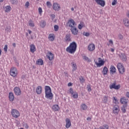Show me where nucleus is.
<instances>
[{
  "label": "nucleus",
  "mask_w": 129,
  "mask_h": 129,
  "mask_svg": "<svg viewBox=\"0 0 129 129\" xmlns=\"http://www.w3.org/2000/svg\"><path fill=\"white\" fill-rule=\"evenodd\" d=\"M83 35H84V36H86V37H88V36H89V33H88V32H84L83 33Z\"/></svg>",
  "instance_id": "obj_48"
},
{
  "label": "nucleus",
  "mask_w": 129,
  "mask_h": 129,
  "mask_svg": "<svg viewBox=\"0 0 129 129\" xmlns=\"http://www.w3.org/2000/svg\"><path fill=\"white\" fill-rule=\"evenodd\" d=\"M28 25L30 27H35V24H34V22L31 20H29V21L28 22Z\"/></svg>",
  "instance_id": "obj_32"
},
{
  "label": "nucleus",
  "mask_w": 129,
  "mask_h": 129,
  "mask_svg": "<svg viewBox=\"0 0 129 129\" xmlns=\"http://www.w3.org/2000/svg\"><path fill=\"white\" fill-rule=\"evenodd\" d=\"M126 16L127 17H128V18H129V11H128L126 13Z\"/></svg>",
  "instance_id": "obj_57"
},
{
  "label": "nucleus",
  "mask_w": 129,
  "mask_h": 129,
  "mask_svg": "<svg viewBox=\"0 0 129 129\" xmlns=\"http://www.w3.org/2000/svg\"><path fill=\"white\" fill-rule=\"evenodd\" d=\"M118 38L120 40H122V39H123V36L121 34H119Z\"/></svg>",
  "instance_id": "obj_51"
},
{
  "label": "nucleus",
  "mask_w": 129,
  "mask_h": 129,
  "mask_svg": "<svg viewBox=\"0 0 129 129\" xmlns=\"http://www.w3.org/2000/svg\"><path fill=\"white\" fill-rule=\"evenodd\" d=\"M128 101V100L127 99H125V98L123 97L121 98L120 99V102L122 104H126Z\"/></svg>",
  "instance_id": "obj_17"
},
{
  "label": "nucleus",
  "mask_w": 129,
  "mask_h": 129,
  "mask_svg": "<svg viewBox=\"0 0 129 129\" xmlns=\"http://www.w3.org/2000/svg\"><path fill=\"white\" fill-rule=\"evenodd\" d=\"M10 3L12 5H17L18 4V0H10Z\"/></svg>",
  "instance_id": "obj_37"
},
{
  "label": "nucleus",
  "mask_w": 129,
  "mask_h": 129,
  "mask_svg": "<svg viewBox=\"0 0 129 129\" xmlns=\"http://www.w3.org/2000/svg\"><path fill=\"white\" fill-rule=\"evenodd\" d=\"M38 12H39V13L40 15H41V14H42V8L41 7H39L38 8Z\"/></svg>",
  "instance_id": "obj_52"
},
{
  "label": "nucleus",
  "mask_w": 129,
  "mask_h": 129,
  "mask_svg": "<svg viewBox=\"0 0 129 129\" xmlns=\"http://www.w3.org/2000/svg\"><path fill=\"white\" fill-rule=\"evenodd\" d=\"M4 50L5 52H8V45L6 44L5 45Z\"/></svg>",
  "instance_id": "obj_46"
},
{
  "label": "nucleus",
  "mask_w": 129,
  "mask_h": 129,
  "mask_svg": "<svg viewBox=\"0 0 129 129\" xmlns=\"http://www.w3.org/2000/svg\"><path fill=\"white\" fill-rule=\"evenodd\" d=\"M46 56L48 58V60H49L50 61H52V60L54 59V54H52L51 52H48Z\"/></svg>",
  "instance_id": "obj_13"
},
{
  "label": "nucleus",
  "mask_w": 129,
  "mask_h": 129,
  "mask_svg": "<svg viewBox=\"0 0 129 129\" xmlns=\"http://www.w3.org/2000/svg\"><path fill=\"white\" fill-rule=\"evenodd\" d=\"M71 31L73 35H77V34H78V30L76 28L75 26L71 28Z\"/></svg>",
  "instance_id": "obj_14"
},
{
  "label": "nucleus",
  "mask_w": 129,
  "mask_h": 129,
  "mask_svg": "<svg viewBox=\"0 0 129 129\" xmlns=\"http://www.w3.org/2000/svg\"><path fill=\"white\" fill-rule=\"evenodd\" d=\"M44 89L46 98H48L50 100H52L53 98V93H52L51 88L48 86H45Z\"/></svg>",
  "instance_id": "obj_2"
},
{
  "label": "nucleus",
  "mask_w": 129,
  "mask_h": 129,
  "mask_svg": "<svg viewBox=\"0 0 129 129\" xmlns=\"http://www.w3.org/2000/svg\"><path fill=\"white\" fill-rule=\"evenodd\" d=\"M1 55H2V50L1 49H0V56H1Z\"/></svg>",
  "instance_id": "obj_64"
},
{
  "label": "nucleus",
  "mask_w": 129,
  "mask_h": 129,
  "mask_svg": "<svg viewBox=\"0 0 129 129\" xmlns=\"http://www.w3.org/2000/svg\"><path fill=\"white\" fill-rule=\"evenodd\" d=\"M10 75L12 77H16L18 75V70L17 68L13 67L10 69Z\"/></svg>",
  "instance_id": "obj_5"
},
{
  "label": "nucleus",
  "mask_w": 129,
  "mask_h": 129,
  "mask_svg": "<svg viewBox=\"0 0 129 129\" xmlns=\"http://www.w3.org/2000/svg\"><path fill=\"white\" fill-rule=\"evenodd\" d=\"M109 87L110 89H114L115 88V83H113Z\"/></svg>",
  "instance_id": "obj_39"
},
{
  "label": "nucleus",
  "mask_w": 129,
  "mask_h": 129,
  "mask_svg": "<svg viewBox=\"0 0 129 129\" xmlns=\"http://www.w3.org/2000/svg\"><path fill=\"white\" fill-rule=\"evenodd\" d=\"M87 120H89V121H90L91 120V118L88 117V118H87Z\"/></svg>",
  "instance_id": "obj_54"
},
{
  "label": "nucleus",
  "mask_w": 129,
  "mask_h": 129,
  "mask_svg": "<svg viewBox=\"0 0 129 129\" xmlns=\"http://www.w3.org/2000/svg\"><path fill=\"white\" fill-rule=\"evenodd\" d=\"M110 72L112 74H114V73L116 72V69L115 68V67H114V66H111L110 68Z\"/></svg>",
  "instance_id": "obj_18"
},
{
  "label": "nucleus",
  "mask_w": 129,
  "mask_h": 129,
  "mask_svg": "<svg viewBox=\"0 0 129 129\" xmlns=\"http://www.w3.org/2000/svg\"><path fill=\"white\" fill-rule=\"evenodd\" d=\"M111 52H114V49L111 48Z\"/></svg>",
  "instance_id": "obj_59"
},
{
  "label": "nucleus",
  "mask_w": 129,
  "mask_h": 129,
  "mask_svg": "<svg viewBox=\"0 0 129 129\" xmlns=\"http://www.w3.org/2000/svg\"><path fill=\"white\" fill-rule=\"evenodd\" d=\"M119 88H120V85H118L117 86H115V89H116V90H118V89H119Z\"/></svg>",
  "instance_id": "obj_50"
},
{
  "label": "nucleus",
  "mask_w": 129,
  "mask_h": 129,
  "mask_svg": "<svg viewBox=\"0 0 129 129\" xmlns=\"http://www.w3.org/2000/svg\"><path fill=\"white\" fill-rule=\"evenodd\" d=\"M117 68L120 74H123L125 72V69L123 67V64L120 62L118 63Z\"/></svg>",
  "instance_id": "obj_3"
},
{
  "label": "nucleus",
  "mask_w": 129,
  "mask_h": 129,
  "mask_svg": "<svg viewBox=\"0 0 129 129\" xmlns=\"http://www.w3.org/2000/svg\"><path fill=\"white\" fill-rule=\"evenodd\" d=\"M87 89L88 92H91L92 91V89H91V85L90 84L87 85Z\"/></svg>",
  "instance_id": "obj_34"
},
{
  "label": "nucleus",
  "mask_w": 129,
  "mask_h": 129,
  "mask_svg": "<svg viewBox=\"0 0 129 129\" xmlns=\"http://www.w3.org/2000/svg\"><path fill=\"white\" fill-rule=\"evenodd\" d=\"M36 64H37V65H43L44 64V62L43 61V60L39 59L36 62Z\"/></svg>",
  "instance_id": "obj_31"
},
{
  "label": "nucleus",
  "mask_w": 129,
  "mask_h": 129,
  "mask_svg": "<svg viewBox=\"0 0 129 129\" xmlns=\"http://www.w3.org/2000/svg\"><path fill=\"white\" fill-rule=\"evenodd\" d=\"M71 11H74V8H71Z\"/></svg>",
  "instance_id": "obj_63"
},
{
  "label": "nucleus",
  "mask_w": 129,
  "mask_h": 129,
  "mask_svg": "<svg viewBox=\"0 0 129 129\" xmlns=\"http://www.w3.org/2000/svg\"><path fill=\"white\" fill-rule=\"evenodd\" d=\"M119 57L122 61H126V56L124 53H121L119 54Z\"/></svg>",
  "instance_id": "obj_21"
},
{
  "label": "nucleus",
  "mask_w": 129,
  "mask_h": 129,
  "mask_svg": "<svg viewBox=\"0 0 129 129\" xmlns=\"http://www.w3.org/2000/svg\"><path fill=\"white\" fill-rule=\"evenodd\" d=\"M12 45L15 47H16V43H13Z\"/></svg>",
  "instance_id": "obj_62"
},
{
  "label": "nucleus",
  "mask_w": 129,
  "mask_h": 129,
  "mask_svg": "<svg viewBox=\"0 0 129 129\" xmlns=\"http://www.w3.org/2000/svg\"><path fill=\"white\" fill-rule=\"evenodd\" d=\"M66 127H67V128H69V127L71 126V121H70V119H69V118H67L66 119Z\"/></svg>",
  "instance_id": "obj_16"
},
{
  "label": "nucleus",
  "mask_w": 129,
  "mask_h": 129,
  "mask_svg": "<svg viewBox=\"0 0 129 129\" xmlns=\"http://www.w3.org/2000/svg\"><path fill=\"white\" fill-rule=\"evenodd\" d=\"M30 52L31 53H34L36 51V46L34 44H31L30 45Z\"/></svg>",
  "instance_id": "obj_22"
},
{
  "label": "nucleus",
  "mask_w": 129,
  "mask_h": 129,
  "mask_svg": "<svg viewBox=\"0 0 129 129\" xmlns=\"http://www.w3.org/2000/svg\"><path fill=\"white\" fill-rule=\"evenodd\" d=\"M113 103H115V104H117L118 103V100L115 97H113Z\"/></svg>",
  "instance_id": "obj_36"
},
{
  "label": "nucleus",
  "mask_w": 129,
  "mask_h": 129,
  "mask_svg": "<svg viewBox=\"0 0 129 129\" xmlns=\"http://www.w3.org/2000/svg\"><path fill=\"white\" fill-rule=\"evenodd\" d=\"M59 109H60V108L58 105L55 104L52 106V110H53V111H58Z\"/></svg>",
  "instance_id": "obj_24"
},
{
  "label": "nucleus",
  "mask_w": 129,
  "mask_h": 129,
  "mask_svg": "<svg viewBox=\"0 0 129 129\" xmlns=\"http://www.w3.org/2000/svg\"><path fill=\"white\" fill-rule=\"evenodd\" d=\"M109 43H110V44H113V41H112V40H110L109 41Z\"/></svg>",
  "instance_id": "obj_56"
},
{
  "label": "nucleus",
  "mask_w": 129,
  "mask_h": 129,
  "mask_svg": "<svg viewBox=\"0 0 129 129\" xmlns=\"http://www.w3.org/2000/svg\"><path fill=\"white\" fill-rule=\"evenodd\" d=\"M113 112L117 114L119 112V106L117 105H114L113 107Z\"/></svg>",
  "instance_id": "obj_9"
},
{
  "label": "nucleus",
  "mask_w": 129,
  "mask_h": 129,
  "mask_svg": "<svg viewBox=\"0 0 129 129\" xmlns=\"http://www.w3.org/2000/svg\"><path fill=\"white\" fill-rule=\"evenodd\" d=\"M108 72V69H107L106 67H104L102 71V73L103 75H106Z\"/></svg>",
  "instance_id": "obj_25"
},
{
  "label": "nucleus",
  "mask_w": 129,
  "mask_h": 129,
  "mask_svg": "<svg viewBox=\"0 0 129 129\" xmlns=\"http://www.w3.org/2000/svg\"><path fill=\"white\" fill-rule=\"evenodd\" d=\"M82 56L84 61H86L87 62H90V59L86 55H82Z\"/></svg>",
  "instance_id": "obj_27"
},
{
  "label": "nucleus",
  "mask_w": 129,
  "mask_h": 129,
  "mask_svg": "<svg viewBox=\"0 0 129 129\" xmlns=\"http://www.w3.org/2000/svg\"><path fill=\"white\" fill-rule=\"evenodd\" d=\"M14 92L15 94H16V95H17V96L21 95V89H20V88L18 87H16L14 89Z\"/></svg>",
  "instance_id": "obj_10"
},
{
  "label": "nucleus",
  "mask_w": 129,
  "mask_h": 129,
  "mask_svg": "<svg viewBox=\"0 0 129 129\" xmlns=\"http://www.w3.org/2000/svg\"><path fill=\"white\" fill-rule=\"evenodd\" d=\"M54 34H50L48 36V39L49 41H51V42H53L54 41Z\"/></svg>",
  "instance_id": "obj_28"
},
{
  "label": "nucleus",
  "mask_w": 129,
  "mask_h": 129,
  "mask_svg": "<svg viewBox=\"0 0 129 129\" xmlns=\"http://www.w3.org/2000/svg\"><path fill=\"white\" fill-rule=\"evenodd\" d=\"M25 127L26 128H29V126L28 125V124H25Z\"/></svg>",
  "instance_id": "obj_61"
},
{
  "label": "nucleus",
  "mask_w": 129,
  "mask_h": 129,
  "mask_svg": "<svg viewBox=\"0 0 129 129\" xmlns=\"http://www.w3.org/2000/svg\"><path fill=\"white\" fill-rule=\"evenodd\" d=\"M11 7L10 6H7L6 7V12H10L11 11Z\"/></svg>",
  "instance_id": "obj_42"
},
{
  "label": "nucleus",
  "mask_w": 129,
  "mask_h": 129,
  "mask_svg": "<svg viewBox=\"0 0 129 129\" xmlns=\"http://www.w3.org/2000/svg\"><path fill=\"white\" fill-rule=\"evenodd\" d=\"M95 63L97 66V67H101V66L104 65L105 61H104L101 58L99 57L98 58V62H97V61H95Z\"/></svg>",
  "instance_id": "obj_6"
},
{
  "label": "nucleus",
  "mask_w": 129,
  "mask_h": 129,
  "mask_svg": "<svg viewBox=\"0 0 129 129\" xmlns=\"http://www.w3.org/2000/svg\"><path fill=\"white\" fill-rule=\"evenodd\" d=\"M68 85V86H72V83H69Z\"/></svg>",
  "instance_id": "obj_58"
},
{
  "label": "nucleus",
  "mask_w": 129,
  "mask_h": 129,
  "mask_svg": "<svg viewBox=\"0 0 129 129\" xmlns=\"http://www.w3.org/2000/svg\"><path fill=\"white\" fill-rule=\"evenodd\" d=\"M88 50H89V51H90V52H92V51L95 50V45L93 44H91L89 45Z\"/></svg>",
  "instance_id": "obj_15"
},
{
  "label": "nucleus",
  "mask_w": 129,
  "mask_h": 129,
  "mask_svg": "<svg viewBox=\"0 0 129 129\" xmlns=\"http://www.w3.org/2000/svg\"><path fill=\"white\" fill-rule=\"evenodd\" d=\"M126 107V105H123L121 107V110L123 113H125V112L126 111V109L125 108Z\"/></svg>",
  "instance_id": "obj_33"
},
{
  "label": "nucleus",
  "mask_w": 129,
  "mask_h": 129,
  "mask_svg": "<svg viewBox=\"0 0 129 129\" xmlns=\"http://www.w3.org/2000/svg\"><path fill=\"white\" fill-rule=\"evenodd\" d=\"M67 25L70 28H73L75 27L76 24H75V21H74L73 19H70V20H69L68 22L67 23Z\"/></svg>",
  "instance_id": "obj_7"
},
{
  "label": "nucleus",
  "mask_w": 129,
  "mask_h": 129,
  "mask_svg": "<svg viewBox=\"0 0 129 129\" xmlns=\"http://www.w3.org/2000/svg\"><path fill=\"white\" fill-rule=\"evenodd\" d=\"M81 108L83 110H86L87 109V105L85 104H82L81 105Z\"/></svg>",
  "instance_id": "obj_29"
},
{
  "label": "nucleus",
  "mask_w": 129,
  "mask_h": 129,
  "mask_svg": "<svg viewBox=\"0 0 129 129\" xmlns=\"http://www.w3.org/2000/svg\"><path fill=\"white\" fill-rule=\"evenodd\" d=\"M108 100V97L106 96H104L102 100L103 103H107Z\"/></svg>",
  "instance_id": "obj_30"
},
{
  "label": "nucleus",
  "mask_w": 129,
  "mask_h": 129,
  "mask_svg": "<svg viewBox=\"0 0 129 129\" xmlns=\"http://www.w3.org/2000/svg\"><path fill=\"white\" fill-rule=\"evenodd\" d=\"M9 99L10 101H14V100L15 99V97L14 96V93L12 92H10L9 95Z\"/></svg>",
  "instance_id": "obj_23"
},
{
  "label": "nucleus",
  "mask_w": 129,
  "mask_h": 129,
  "mask_svg": "<svg viewBox=\"0 0 129 129\" xmlns=\"http://www.w3.org/2000/svg\"><path fill=\"white\" fill-rule=\"evenodd\" d=\"M95 1L97 5H99L101 7H104V6H105V2L103 0H95Z\"/></svg>",
  "instance_id": "obj_11"
},
{
  "label": "nucleus",
  "mask_w": 129,
  "mask_h": 129,
  "mask_svg": "<svg viewBox=\"0 0 129 129\" xmlns=\"http://www.w3.org/2000/svg\"><path fill=\"white\" fill-rule=\"evenodd\" d=\"M54 31L57 32V31H58V29H59V26H58V25H55L54 26Z\"/></svg>",
  "instance_id": "obj_45"
},
{
  "label": "nucleus",
  "mask_w": 129,
  "mask_h": 129,
  "mask_svg": "<svg viewBox=\"0 0 129 129\" xmlns=\"http://www.w3.org/2000/svg\"><path fill=\"white\" fill-rule=\"evenodd\" d=\"M123 23H124V25L126 26V27H128L129 26V21L128 19L125 18L123 20Z\"/></svg>",
  "instance_id": "obj_26"
},
{
  "label": "nucleus",
  "mask_w": 129,
  "mask_h": 129,
  "mask_svg": "<svg viewBox=\"0 0 129 129\" xmlns=\"http://www.w3.org/2000/svg\"><path fill=\"white\" fill-rule=\"evenodd\" d=\"M52 8L54 11H56L57 12H58V11H60V10L61 9L60 5H59V4L57 3H54L53 4Z\"/></svg>",
  "instance_id": "obj_8"
},
{
  "label": "nucleus",
  "mask_w": 129,
  "mask_h": 129,
  "mask_svg": "<svg viewBox=\"0 0 129 129\" xmlns=\"http://www.w3.org/2000/svg\"><path fill=\"white\" fill-rule=\"evenodd\" d=\"M102 127L104 129H108L109 126L107 124H104L103 126H102Z\"/></svg>",
  "instance_id": "obj_43"
},
{
  "label": "nucleus",
  "mask_w": 129,
  "mask_h": 129,
  "mask_svg": "<svg viewBox=\"0 0 129 129\" xmlns=\"http://www.w3.org/2000/svg\"><path fill=\"white\" fill-rule=\"evenodd\" d=\"M11 114L15 118H18L20 115V112L18 110L15 109H12Z\"/></svg>",
  "instance_id": "obj_4"
},
{
  "label": "nucleus",
  "mask_w": 129,
  "mask_h": 129,
  "mask_svg": "<svg viewBox=\"0 0 129 129\" xmlns=\"http://www.w3.org/2000/svg\"><path fill=\"white\" fill-rule=\"evenodd\" d=\"M46 6H47L48 8H51V7H52V4H51V2H46Z\"/></svg>",
  "instance_id": "obj_41"
},
{
  "label": "nucleus",
  "mask_w": 129,
  "mask_h": 129,
  "mask_svg": "<svg viewBox=\"0 0 129 129\" xmlns=\"http://www.w3.org/2000/svg\"><path fill=\"white\" fill-rule=\"evenodd\" d=\"M79 79L81 83H84L85 80H84V78H83V77H81V78H80Z\"/></svg>",
  "instance_id": "obj_40"
},
{
  "label": "nucleus",
  "mask_w": 129,
  "mask_h": 129,
  "mask_svg": "<svg viewBox=\"0 0 129 129\" xmlns=\"http://www.w3.org/2000/svg\"><path fill=\"white\" fill-rule=\"evenodd\" d=\"M40 26V27H41V28H44L45 26H46V23L45 22V21H41Z\"/></svg>",
  "instance_id": "obj_35"
},
{
  "label": "nucleus",
  "mask_w": 129,
  "mask_h": 129,
  "mask_svg": "<svg viewBox=\"0 0 129 129\" xmlns=\"http://www.w3.org/2000/svg\"><path fill=\"white\" fill-rule=\"evenodd\" d=\"M28 33H29V34H30V35H31V34H32V31L29 30Z\"/></svg>",
  "instance_id": "obj_60"
},
{
  "label": "nucleus",
  "mask_w": 129,
  "mask_h": 129,
  "mask_svg": "<svg viewBox=\"0 0 129 129\" xmlns=\"http://www.w3.org/2000/svg\"><path fill=\"white\" fill-rule=\"evenodd\" d=\"M72 95V97H73V98H78V93H73Z\"/></svg>",
  "instance_id": "obj_38"
},
{
  "label": "nucleus",
  "mask_w": 129,
  "mask_h": 129,
  "mask_svg": "<svg viewBox=\"0 0 129 129\" xmlns=\"http://www.w3.org/2000/svg\"><path fill=\"white\" fill-rule=\"evenodd\" d=\"M29 6H30V3H29V2H27L26 3H25V7L26 8H28L29 7Z\"/></svg>",
  "instance_id": "obj_53"
},
{
  "label": "nucleus",
  "mask_w": 129,
  "mask_h": 129,
  "mask_svg": "<svg viewBox=\"0 0 129 129\" xmlns=\"http://www.w3.org/2000/svg\"><path fill=\"white\" fill-rule=\"evenodd\" d=\"M36 91L37 94H41V93H42V86H38L36 88Z\"/></svg>",
  "instance_id": "obj_19"
},
{
  "label": "nucleus",
  "mask_w": 129,
  "mask_h": 129,
  "mask_svg": "<svg viewBox=\"0 0 129 129\" xmlns=\"http://www.w3.org/2000/svg\"><path fill=\"white\" fill-rule=\"evenodd\" d=\"M82 28H83V25L80 24L78 25V29H79V30H81V29H82Z\"/></svg>",
  "instance_id": "obj_47"
},
{
  "label": "nucleus",
  "mask_w": 129,
  "mask_h": 129,
  "mask_svg": "<svg viewBox=\"0 0 129 129\" xmlns=\"http://www.w3.org/2000/svg\"><path fill=\"white\" fill-rule=\"evenodd\" d=\"M51 17H52V19H55V18L56 16H55V15L52 14V15H51Z\"/></svg>",
  "instance_id": "obj_55"
},
{
  "label": "nucleus",
  "mask_w": 129,
  "mask_h": 129,
  "mask_svg": "<svg viewBox=\"0 0 129 129\" xmlns=\"http://www.w3.org/2000/svg\"><path fill=\"white\" fill-rule=\"evenodd\" d=\"M72 72H74V71H76L77 70V66L76 63L74 62H72Z\"/></svg>",
  "instance_id": "obj_20"
},
{
  "label": "nucleus",
  "mask_w": 129,
  "mask_h": 129,
  "mask_svg": "<svg viewBox=\"0 0 129 129\" xmlns=\"http://www.w3.org/2000/svg\"><path fill=\"white\" fill-rule=\"evenodd\" d=\"M117 4V0H113L112 2V6H115Z\"/></svg>",
  "instance_id": "obj_44"
},
{
  "label": "nucleus",
  "mask_w": 129,
  "mask_h": 129,
  "mask_svg": "<svg viewBox=\"0 0 129 129\" xmlns=\"http://www.w3.org/2000/svg\"><path fill=\"white\" fill-rule=\"evenodd\" d=\"M69 92L72 94L73 95V93H74V92L73 91V89L70 88L69 90Z\"/></svg>",
  "instance_id": "obj_49"
},
{
  "label": "nucleus",
  "mask_w": 129,
  "mask_h": 129,
  "mask_svg": "<svg viewBox=\"0 0 129 129\" xmlns=\"http://www.w3.org/2000/svg\"><path fill=\"white\" fill-rule=\"evenodd\" d=\"M77 48V44L76 42H73L70 43L69 46H68L66 48V51L68 53H70L71 54H73V53H75L76 51V49Z\"/></svg>",
  "instance_id": "obj_1"
},
{
  "label": "nucleus",
  "mask_w": 129,
  "mask_h": 129,
  "mask_svg": "<svg viewBox=\"0 0 129 129\" xmlns=\"http://www.w3.org/2000/svg\"><path fill=\"white\" fill-rule=\"evenodd\" d=\"M64 41L66 42H71V34L68 33L66 35Z\"/></svg>",
  "instance_id": "obj_12"
}]
</instances>
